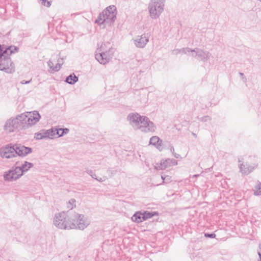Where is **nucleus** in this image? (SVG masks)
I'll return each instance as SVG.
<instances>
[{
    "instance_id": "nucleus-1",
    "label": "nucleus",
    "mask_w": 261,
    "mask_h": 261,
    "mask_svg": "<svg viewBox=\"0 0 261 261\" xmlns=\"http://www.w3.org/2000/svg\"><path fill=\"white\" fill-rule=\"evenodd\" d=\"M18 47L14 46L6 47L0 45V70L8 73H12L15 71V66L12 63L10 56L18 51Z\"/></svg>"
},
{
    "instance_id": "nucleus-2",
    "label": "nucleus",
    "mask_w": 261,
    "mask_h": 261,
    "mask_svg": "<svg viewBox=\"0 0 261 261\" xmlns=\"http://www.w3.org/2000/svg\"><path fill=\"white\" fill-rule=\"evenodd\" d=\"M115 49L110 42L102 43L97 49L95 59L99 63L105 65L112 58Z\"/></svg>"
},
{
    "instance_id": "nucleus-3",
    "label": "nucleus",
    "mask_w": 261,
    "mask_h": 261,
    "mask_svg": "<svg viewBox=\"0 0 261 261\" xmlns=\"http://www.w3.org/2000/svg\"><path fill=\"white\" fill-rule=\"evenodd\" d=\"M117 15L116 7L114 5H111L107 7L100 13L95 20V23L99 25L105 24L103 28L107 25H111L115 21Z\"/></svg>"
},
{
    "instance_id": "nucleus-4",
    "label": "nucleus",
    "mask_w": 261,
    "mask_h": 261,
    "mask_svg": "<svg viewBox=\"0 0 261 261\" xmlns=\"http://www.w3.org/2000/svg\"><path fill=\"white\" fill-rule=\"evenodd\" d=\"M72 213H58L54 219V224L61 229H72Z\"/></svg>"
},
{
    "instance_id": "nucleus-5",
    "label": "nucleus",
    "mask_w": 261,
    "mask_h": 261,
    "mask_svg": "<svg viewBox=\"0 0 261 261\" xmlns=\"http://www.w3.org/2000/svg\"><path fill=\"white\" fill-rule=\"evenodd\" d=\"M72 229L83 230L90 224L89 219L83 214L72 213Z\"/></svg>"
},
{
    "instance_id": "nucleus-6",
    "label": "nucleus",
    "mask_w": 261,
    "mask_h": 261,
    "mask_svg": "<svg viewBox=\"0 0 261 261\" xmlns=\"http://www.w3.org/2000/svg\"><path fill=\"white\" fill-rule=\"evenodd\" d=\"M165 2V1L150 0L148 9L152 19H156L160 17L164 11Z\"/></svg>"
},
{
    "instance_id": "nucleus-7",
    "label": "nucleus",
    "mask_w": 261,
    "mask_h": 261,
    "mask_svg": "<svg viewBox=\"0 0 261 261\" xmlns=\"http://www.w3.org/2000/svg\"><path fill=\"white\" fill-rule=\"evenodd\" d=\"M22 122L23 127L31 126L36 124L40 119L39 113L36 111L27 112L20 115Z\"/></svg>"
},
{
    "instance_id": "nucleus-8",
    "label": "nucleus",
    "mask_w": 261,
    "mask_h": 261,
    "mask_svg": "<svg viewBox=\"0 0 261 261\" xmlns=\"http://www.w3.org/2000/svg\"><path fill=\"white\" fill-rule=\"evenodd\" d=\"M21 127H23V125L19 115L8 119L4 124V129L6 133H10Z\"/></svg>"
},
{
    "instance_id": "nucleus-9",
    "label": "nucleus",
    "mask_w": 261,
    "mask_h": 261,
    "mask_svg": "<svg viewBox=\"0 0 261 261\" xmlns=\"http://www.w3.org/2000/svg\"><path fill=\"white\" fill-rule=\"evenodd\" d=\"M22 176L19 167L14 166L11 169L4 172L3 178L5 181L11 182L16 180Z\"/></svg>"
},
{
    "instance_id": "nucleus-10",
    "label": "nucleus",
    "mask_w": 261,
    "mask_h": 261,
    "mask_svg": "<svg viewBox=\"0 0 261 261\" xmlns=\"http://www.w3.org/2000/svg\"><path fill=\"white\" fill-rule=\"evenodd\" d=\"M14 145L8 144L0 147V158L3 159H12L15 158Z\"/></svg>"
},
{
    "instance_id": "nucleus-11",
    "label": "nucleus",
    "mask_w": 261,
    "mask_h": 261,
    "mask_svg": "<svg viewBox=\"0 0 261 261\" xmlns=\"http://www.w3.org/2000/svg\"><path fill=\"white\" fill-rule=\"evenodd\" d=\"M156 126L154 123L145 116H143V120L138 130L143 133L154 132Z\"/></svg>"
},
{
    "instance_id": "nucleus-12",
    "label": "nucleus",
    "mask_w": 261,
    "mask_h": 261,
    "mask_svg": "<svg viewBox=\"0 0 261 261\" xmlns=\"http://www.w3.org/2000/svg\"><path fill=\"white\" fill-rule=\"evenodd\" d=\"M127 120L135 130H138L143 120V116L138 113H131L127 115Z\"/></svg>"
},
{
    "instance_id": "nucleus-13",
    "label": "nucleus",
    "mask_w": 261,
    "mask_h": 261,
    "mask_svg": "<svg viewBox=\"0 0 261 261\" xmlns=\"http://www.w3.org/2000/svg\"><path fill=\"white\" fill-rule=\"evenodd\" d=\"M212 54L210 52L204 50L199 48H196L192 50L191 56L196 58L203 62H206L211 57Z\"/></svg>"
},
{
    "instance_id": "nucleus-14",
    "label": "nucleus",
    "mask_w": 261,
    "mask_h": 261,
    "mask_svg": "<svg viewBox=\"0 0 261 261\" xmlns=\"http://www.w3.org/2000/svg\"><path fill=\"white\" fill-rule=\"evenodd\" d=\"M149 37L148 34H143L141 35L136 36L134 39L135 45L140 48L145 47L147 43L149 42Z\"/></svg>"
},
{
    "instance_id": "nucleus-15",
    "label": "nucleus",
    "mask_w": 261,
    "mask_h": 261,
    "mask_svg": "<svg viewBox=\"0 0 261 261\" xmlns=\"http://www.w3.org/2000/svg\"><path fill=\"white\" fill-rule=\"evenodd\" d=\"M15 151V155L19 156H25L32 152V149L23 145H14Z\"/></svg>"
},
{
    "instance_id": "nucleus-16",
    "label": "nucleus",
    "mask_w": 261,
    "mask_h": 261,
    "mask_svg": "<svg viewBox=\"0 0 261 261\" xmlns=\"http://www.w3.org/2000/svg\"><path fill=\"white\" fill-rule=\"evenodd\" d=\"M177 165V161L173 159H168L165 161H161L160 166L156 167L160 170H164L167 168L176 166Z\"/></svg>"
},
{
    "instance_id": "nucleus-17",
    "label": "nucleus",
    "mask_w": 261,
    "mask_h": 261,
    "mask_svg": "<svg viewBox=\"0 0 261 261\" xmlns=\"http://www.w3.org/2000/svg\"><path fill=\"white\" fill-rule=\"evenodd\" d=\"M149 144L154 146L160 151L163 149V141L158 136H155L151 137L149 141Z\"/></svg>"
},
{
    "instance_id": "nucleus-18",
    "label": "nucleus",
    "mask_w": 261,
    "mask_h": 261,
    "mask_svg": "<svg viewBox=\"0 0 261 261\" xmlns=\"http://www.w3.org/2000/svg\"><path fill=\"white\" fill-rule=\"evenodd\" d=\"M43 132L44 133V136L45 139H53L56 136H57V134H58V132H57V128H52L49 129H43Z\"/></svg>"
},
{
    "instance_id": "nucleus-19",
    "label": "nucleus",
    "mask_w": 261,
    "mask_h": 261,
    "mask_svg": "<svg viewBox=\"0 0 261 261\" xmlns=\"http://www.w3.org/2000/svg\"><path fill=\"white\" fill-rule=\"evenodd\" d=\"M254 169V167L248 166L247 165L240 164V170L243 174H248L251 172Z\"/></svg>"
},
{
    "instance_id": "nucleus-20",
    "label": "nucleus",
    "mask_w": 261,
    "mask_h": 261,
    "mask_svg": "<svg viewBox=\"0 0 261 261\" xmlns=\"http://www.w3.org/2000/svg\"><path fill=\"white\" fill-rule=\"evenodd\" d=\"M20 169V173L22 175L24 173L27 172L30 168L33 167V164L31 163L25 161L20 166H18Z\"/></svg>"
},
{
    "instance_id": "nucleus-21",
    "label": "nucleus",
    "mask_w": 261,
    "mask_h": 261,
    "mask_svg": "<svg viewBox=\"0 0 261 261\" xmlns=\"http://www.w3.org/2000/svg\"><path fill=\"white\" fill-rule=\"evenodd\" d=\"M132 220L137 223H140L144 221V216L143 213L137 212L132 217Z\"/></svg>"
},
{
    "instance_id": "nucleus-22",
    "label": "nucleus",
    "mask_w": 261,
    "mask_h": 261,
    "mask_svg": "<svg viewBox=\"0 0 261 261\" xmlns=\"http://www.w3.org/2000/svg\"><path fill=\"white\" fill-rule=\"evenodd\" d=\"M78 81V77L74 74H70L67 77L65 82L67 83L73 85Z\"/></svg>"
},
{
    "instance_id": "nucleus-23",
    "label": "nucleus",
    "mask_w": 261,
    "mask_h": 261,
    "mask_svg": "<svg viewBox=\"0 0 261 261\" xmlns=\"http://www.w3.org/2000/svg\"><path fill=\"white\" fill-rule=\"evenodd\" d=\"M254 195L255 196L261 195V182L259 181L257 182L256 185L255 187Z\"/></svg>"
},
{
    "instance_id": "nucleus-24",
    "label": "nucleus",
    "mask_w": 261,
    "mask_h": 261,
    "mask_svg": "<svg viewBox=\"0 0 261 261\" xmlns=\"http://www.w3.org/2000/svg\"><path fill=\"white\" fill-rule=\"evenodd\" d=\"M34 138L36 140H42L45 139L43 129L34 134Z\"/></svg>"
},
{
    "instance_id": "nucleus-25",
    "label": "nucleus",
    "mask_w": 261,
    "mask_h": 261,
    "mask_svg": "<svg viewBox=\"0 0 261 261\" xmlns=\"http://www.w3.org/2000/svg\"><path fill=\"white\" fill-rule=\"evenodd\" d=\"M76 201L74 199H70L66 203V206L69 210H72L76 206Z\"/></svg>"
},
{
    "instance_id": "nucleus-26",
    "label": "nucleus",
    "mask_w": 261,
    "mask_h": 261,
    "mask_svg": "<svg viewBox=\"0 0 261 261\" xmlns=\"http://www.w3.org/2000/svg\"><path fill=\"white\" fill-rule=\"evenodd\" d=\"M62 60V59L58 60V63L55 66H54L55 67L53 68V72L58 71L60 69L61 65H62L63 63Z\"/></svg>"
},
{
    "instance_id": "nucleus-27",
    "label": "nucleus",
    "mask_w": 261,
    "mask_h": 261,
    "mask_svg": "<svg viewBox=\"0 0 261 261\" xmlns=\"http://www.w3.org/2000/svg\"><path fill=\"white\" fill-rule=\"evenodd\" d=\"M69 130L68 128H60L57 129V132H58V134H57V136L58 137H61L63 136L64 134H66L69 132Z\"/></svg>"
},
{
    "instance_id": "nucleus-28",
    "label": "nucleus",
    "mask_w": 261,
    "mask_h": 261,
    "mask_svg": "<svg viewBox=\"0 0 261 261\" xmlns=\"http://www.w3.org/2000/svg\"><path fill=\"white\" fill-rule=\"evenodd\" d=\"M193 50V49H191L188 47L183 48L180 49V54H187L191 56V54H192Z\"/></svg>"
},
{
    "instance_id": "nucleus-29",
    "label": "nucleus",
    "mask_w": 261,
    "mask_h": 261,
    "mask_svg": "<svg viewBox=\"0 0 261 261\" xmlns=\"http://www.w3.org/2000/svg\"><path fill=\"white\" fill-rule=\"evenodd\" d=\"M161 177L164 182H169L171 180V177L169 175H166L165 176L162 175Z\"/></svg>"
},
{
    "instance_id": "nucleus-30",
    "label": "nucleus",
    "mask_w": 261,
    "mask_h": 261,
    "mask_svg": "<svg viewBox=\"0 0 261 261\" xmlns=\"http://www.w3.org/2000/svg\"><path fill=\"white\" fill-rule=\"evenodd\" d=\"M143 214V215L144 216V221L149 218H151L153 216V215L151 213H150V212H146Z\"/></svg>"
},
{
    "instance_id": "nucleus-31",
    "label": "nucleus",
    "mask_w": 261,
    "mask_h": 261,
    "mask_svg": "<svg viewBox=\"0 0 261 261\" xmlns=\"http://www.w3.org/2000/svg\"><path fill=\"white\" fill-rule=\"evenodd\" d=\"M41 3L42 5L49 7L50 6V2L47 0H40Z\"/></svg>"
},
{
    "instance_id": "nucleus-32",
    "label": "nucleus",
    "mask_w": 261,
    "mask_h": 261,
    "mask_svg": "<svg viewBox=\"0 0 261 261\" xmlns=\"http://www.w3.org/2000/svg\"><path fill=\"white\" fill-rule=\"evenodd\" d=\"M47 65L49 66V68L51 70V71H53V68L55 67L54 66L53 63L50 60H49L47 62Z\"/></svg>"
},
{
    "instance_id": "nucleus-33",
    "label": "nucleus",
    "mask_w": 261,
    "mask_h": 261,
    "mask_svg": "<svg viewBox=\"0 0 261 261\" xmlns=\"http://www.w3.org/2000/svg\"><path fill=\"white\" fill-rule=\"evenodd\" d=\"M179 54H180V49H174L173 50H172L173 55H177Z\"/></svg>"
},
{
    "instance_id": "nucleus-34",
    "label": "nucleus",
    "mask_w": 261,
    "mask_h": 261,
    "mask_svg": "<svg viewBox=\"0 0 261 261\" xmlns=\"http://www.w3.org/2000/svg\"><path fill=\"white\" fill-rule=\"evenodd\" d=\"M205 236L206 237L211 238H214L216 237V234L214 233H205Z\"/></svg>"
},
{
    "instance_id": "nucleus-35",
    "label": "nucleus",
    "mask_w": 261,
    "mask_h": 261,
    "mask_svg": "<svg viewBox=\"0 0 261 261\" xmlns=\"http://www.w3.org/2000/svg\"><path fill=\"white\" fill-rule=\"evenodd\" d=\"M106 177H97L96 180L99 182H103L106 180Z\"/></svg>"
},
{
    "instance_id": "nucleus-36",
    "label": "nucleus",
    "mask_w": 261,
    "mask_h": 261,
    "mask_svg": "<svg viewBox=\"0 0 261 261\" xmlns=\"http://www.w3.org/2000/svg\"><path fill=\"white\" fill-rule=\"evenodd\" d=\"M257 252L259 256L260 261H261V244L259 246V248L258 249Z\"/></svg>"
},
{
    "instance_id": "nucleus-37",
    "label": "nucleus",
    "mask_w": 261,
    "mask_h": 261,
    "mask_svg": "<svg viewBox=\"0 0 261 261\" xmlns=\"http://www.w3.org/2000/svg\"><path fill=\"white\" fill-rule=\"evenodd\" d=\"M30 82H31V80H30V81H24V80H22V81H21L20 83H21V84H22V85H23V84H27L30 83Z\"/></svg>"
},
{
    "instance_id": "nucleus-38",
    "label": "nucleus",
    "mask_w": 261,
    "mask_h": 261,
    "mask_svg": "<svg viewBox=\"0 0 261 261\" xmlns=\"http://www.w3.org/2000/svg\"><path fill=\"white\" fill-rule=\"evenodd\" d=\"M172 155L176 159H179V158H180V155L178 154V153H176L175 152H174Z\"/></svg>"
},
{
    "instance_id": "nucleus-39",
    "label": "nucleus",
    "mask_w": 261,
    "mask_h": 261,
    "mask_svg": "<svg viewBox=\"0 0 261 261\" xmlns=\"http://www.w3.org/2000/svg\"><path fill=\"white\" fill-rule=\"evenodd\" d=\"M240 76L242 77V79H243V81H244V82H246V77H245L244 73H242V72H240Z\"/></svg>"
},
{
    "instance_id": "nucleus-40",
    "label": "nucleus",
    "mask_w": 261,
    "mask_h": 261,
    "mask_svg": "<svg viewBox=\"0 0 261 261\" xmlns=\"http://www.w3.org/2000/svg\"><path fill=\"white\" fill-rule=\"evenodd\" d=\"M170 151L171 152H172V153L173 154L174 152V148L173 147V146H171L170 147Z\"/></svg>"
},
{
    "instance_id": "nucleus-41",
    "label": "nucleus",
    "mask_w": 261,
    "mask_h": 261,
    "mask_svg": "<svg viewBox=\"0 0 261 261\" xmlns=\"http://www.w3.org/2000/svg\"><path fill=\"white\" fill-rule=\"evenodd\" d=\"M91 176L93 178H94L96 179V178H97V176H96V175L95 174V173H93L91 175Z\"/></svg>"
},
{
    "instance_id": "nucleus-42",
    "label": "nucleus",
    "mask_w": 261,
    "mask_h": 261,
    "mask_svg": "<svg viewBox=\"0 0 261 261\" xmlns=\"http://www.w3.org/2000/svg\"><path fill=\"white\" fill-rule=\"evenodd\" d=\"M87 173H88V174H89L90 176H91V174H92L93 173V171H92V170H88V171H87Z\"/></svg>"
},
{
    "instance_id": "nucleus-43",
    "label": "nucleus",
    "mask_w": 261,
    "mask_h": 261,
    "mask_svg": "<svg viewBox=\"0 0 261 261\" xmlns=\"http://www.w3.org/2000/svg\"><path fill=\"white\" fill-rule=\"evenodd\" d=\"M208 119H209V117H208V116H206V117H205V118H204V121H206V120H207Z\"/></svg>"
},
{
    "instance_id": "nucleus-44",
    "label": "nucleus",
    "mask_w": 261,
    "mask_h": 261,
    "mask_svg": "<svg viewBox=\"0 0 261 261\" xmlns=\"http://www.w3.org/2000/svg\"><path fill=\"white\" fill-rule=\"evenodd\" d=\"M199 176V174H195V175H193V176H192V177H198V176Z\"/></svg>"
}]
</instances>
